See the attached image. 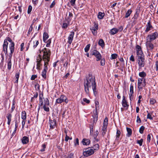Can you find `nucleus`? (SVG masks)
I'll list each match as a JSON object with an SVG mask.
<instances>
[{"mask_svg":"<svg viewBox=\"0 0 158 158\" xmlns=\"http://www.w3.org/2000/svg\"><path fill=\"white\" fill-rule=\"evenodd\" d=\"M84 90L86 94L89 95V88H92L94 94L96 96L97 92L95 82V77L91 74H89L88 76L84 82Z\"/></svg>","mask_w":158,"mask_h":158,"instance_id":"f257e3e1","label":"nucleus"},{"mask_svg":"<svg viewBox=\"0 0 158 158\" xmlns=\"http://www.w3.org/2000/svg\"><path fill=\"white\" fill-rule=\"evenodd\" d=\"M43 52V60L44 62V69L42 72L41 75L44 79L46 78V73L48 70V65L50 60V56L51 54L50 50L48 48H45L40 52Z\"/></svg>","mask_w":158,"mask_h":158,"instance_id":"f03ea898","label":"nucleus"},{"mask_svg":"<svg viewBox=\"0 0 158 158\" xmlns=\"http://www.w3.org/2000/svg\"><path fill=\"white\" fill-rule=\"evenodd\" d=\"M7 41L10 43L9 45V48L10 50V53H13L14 51L15 44L10 37H7L5 40H4V44L3 45V51L4 52L5 54H6L7 53L8 43L7 42Z\"/></svg>","mask_w":158,"mask_h":158,"instance_id":"7ed1b4c3","label":"nucleus"},{"mask_svg":"<svg viewBox=\"0 0 158 158\" xmlns=\"http://www.w3.org/2000/svg\"><path fill=\"white\" fill-rule=\"evenodd\" d=\"M137 61L138 64L139 68H141L144 67L145 64V61L144 56H138Z\"/></svg>","mask_w":158,"mask_h":158,"instance_id":"20e7f679","label":"nucleus"},{"mask_svg":"<svg viewBox=\"0 0 158 158\" xmlns=\"http://www.w3.org/2000/svg\"><path fill=\"white\" fill-rule=\"evenodd\" d=\"M146 85V81L144 78H141L138 79V87L139 90L141 89Z\"/></svg>","mask_w":158,"mask_h":158,"instance_id":"39448f33","label":"nucleus"},{"mask_svg":"<svg viewBox=\"0 0 158 158\" xmlns=\"http://www.w3.org/2000/svg\"><path fill=\"white\" fill-rule=\"evenodd\" d=\"M108 119L107 117L105 118L103 122V126L102 129V134L103 136H104L107 131V128L108 125Z\"/></svg>","mask_w":158,"mask_h":158,"instance_id":"423d86ee","label":"nucleus"},{"mask_svg":"<svg viewBox=\"0 0 158 158\" xmlns=\"http://www.w3.org/2000/svg\"><path fill=\"white\" fill-rule=\"evenodd\" d=\"M64 102L66 103H67L69 102L67 98L64 95H61L60 97L57 99L56 100V102L58 103H61Z\"/></svg>","mask_w":158,"mask_h":158,"instance_id":"0eeeda50","label":"nucleus"},{"mask_svg":"<svg viewBox=\"0 0 158 158\" xmlns=\"http://www.w3.org/2000/svg\"><path fill=\"white\" fill-rule=\"evenodd\" d=\"M94 153L93 149L89 148L85 149V151H83V154L84 156L87 157L93 154Z\"/></svg>","mask_w":158,"mask_h":158,"instance_id":"6e6552de","label":"nucleus"},{"mask_svg":"<svg viewBox=\"0 0 158 158\" xmlns=\"http://www.w3.org/2000/svg\"><path fill=\"white\" fill-rule=\"evenodd\" d=\"M158 36L157 32H155L152 34L148 35L146 38V40L152 41L156 39Z\"/></svg>","mask_w":158,"mask_h":158,"instance_id":"1a4fd4ad","label":"nucleus"},{"mask_svg":"<svg viewBox=\"0 0 158 158\" xmlns=\"http://www.w3.org/2000/svg\"><path fill=\"white\" fill-rule=\"evenodd\" d=\"M92 55H94L96 58V61H99L101 59L102 56L100 53L97 50H94L91 52Z\"/></svg>","mask_w":158,"mask_h":158,"instance_id":"9d476101","label":"nucleus"},{"mask_svg":"<svg viewBox=\"0 0 158 158\" xmlns=\"http://www.w3.org/2000/svg\"><path fill=\"white\" fill-rule=\"evenodd\" d=\"M12 54L10 53L9 55L6 57L7 59V68L9 70H10L11 69L12 65L11 60Z\"/></svg>","mask_w":158,"mask_h":158,"instance_id":"9b49d317","label":"nucleus"},{"mask_svg":"<svg viewBox=\"0 0 158 158\" xmlns=\"http://www.w3.org/2000/svg\"><path fill=\"white\" fill-rule=\"evenodd\" d=\"M98 28V25L95 23H94L93 27L90 28V30L92 31V33L93 34L96 35L97 34V31Z\"/></svg>","mask_w":158,"mask_h":158,"instance_id":"f8f14e48","label":"nucleus"},{"mask_svg":"<svg viewBox=\"0 0 158 158\" xmlns=\"http://www.w3.org/2000/svg\"><path fill=\"white\" fill-rule=\"evenodd\" d=\"M39 59H37V69L40 70V67L42 64H41V61L43 60V56L42 57L40 55H39Z\"/></svg>","mask_w":158,"mask_h":158,"instance_id":"ddd939ff","label":"nucleus"},{"mask_svg":"<svg viewBox=\"0 0 158 158\" xmlns=\"http://www.w3.org/2000/svg\"><path fill=\"white\" fill-rule=\"evenodd\" d=\"M153 28V27L151 23L150 20H149L148 21L147 24L146 25V29L145 30V32H147Z\"/></svg>","mask_w":158,"mask_h":158,"instance_id":"4468645a","label":"nucleus"},{"mask_svg":"<svg viewBox=\"0 0 158 158\" xmlns=\"http://www.w3.org/2000/svg\"><path fill=\"white\" fill-rule=\"evenodd\" d=\"M151 41L147 40L146 45L148 48L149 50H152L154 48V45L151 43Z\"/></svg>","mask_w":158,"mask_h":158,"instance_id":"2eb2a0df","label":"nucleus"},{"mask_svg":"<svg viewBox=\"0 0 158 158\" xmlns=\"http://www.w3.org/2000/svg\"><path fill=\"white\" fill-rule=\"evenodd\" d=\"M74 32L73 31H71L69 37H68V43L70 44L73 40Z\"/></svg>","mask_w":158,"mask_h":158,"instance_id":"dca6fc26","label":"nucleus"},{"mask_svg":"<svg viewBox=\"0 0 158 158\" xmlns=\"http://www.w3.org/2000/svg\"><path fill=\"white\" fill-rule=\"evenodd\" d=\"M49 121L50 127L52 129L54 128L56 123V120L55 119L50 120Z\"/></svg>","mask_w":158,"mask_h":158,"instance_id":"f3484780","label":"nucleus"},{"mask_svg":"<svg viewBox=\"0 0 158 158\" xmlns=\"http://www.w3.org/2000/svg\"><path fill=\"white\" fill-rule=\"evenodd\" d=\"M21 140L23 144H26L28 142L29 139L27 137L24 136L22 138Z\"/></svg>","mask_w":158,"mask_h":158,"instance_id":"a211bd4d","label":"nucleus"},{"mask_svg":"<svg viewBox=\"0 0 158 158\" xmlns=\"http://www.w3.org/2000/svg\"><path fill=\"white\" fill-rule=\"evenodd\" d=\"M82 143L84 145H88L89 144L90 140L89 139H84L82 141Z\"/></svg>","mask_w":158,"mask_h":158,"instance_id":"6ab92c4d","label":"nucleus"},{"mask_svg":"<svg viewBox=\"0 0 158 158\" xmlns=\"http://www.w3.org/2000/svg\"><path fill=\"white\" fill-rule=\"evenodd\" d=\"M125 98V96H123V99L122 100V105L124 107H127L128 106L127 104V102Z\"/></svg>","mask_w":158,"mask_h":158,"instance_id":"aec40b11","label":"nucleus"},{"mask_svg":"<svg viewBox=\"0 0 158 158\" xmlns=\"http://www.w3.org/2000/svg\"><path fill=\"white\" fill-rule=\"evenodd\" d=\"M139 15V11H136L135 12L134 16L133 17L132 19H134V21H135L138 19V17Z\"/></svg>","mask_w":158,"mask_h":158,"instance_id":"412c9836","label":"nucleus"},{"mask_svg":"<svg viewBox=\"0 0 158 158\" xmlns=\"http://www.w3.org/2000/svg\"><path fill=\"white\" fill-rule=\"evenodd\" d=\"M6 117L8 119L7 124L8 125H10L12 117V115L10 114H7Z\"/></svg>","mask_w":158,"mask_h":158,"instance_id":"4be33fe9","label":"nucleus"},{"mask_svg":"<svg viewBox=\"0 0 158 158\" xmlns=\"http://www.w3.org/2000/svg\"><path fill=\"white\" fill-rule=\"evenodd\" d=\"M118 30L116 28H113L110 30V33L111 35H114L118 32Z\"/></svg>","mask_w":158,"mask_h":158,"instance_id":"5701e85b","label":"nucleus"},{"mask_svg":"<svg viewBox=\"0 0 158 158\" xmlns=\"http://www.w3.org/2000/svg\"><path fill=\"white\" fill-rule=\"evenodd\" d=\"M21 117L23 120H26L27 114L25 111H23L22 112Z\"/></svg>","mask_w":158,"mask_h":158,"instance_id":"b1692460","label":"nucleus"},{"mask_svg":"<svg viewBox=\"0 0 158 158\" xmlns=\"http://www.w3.org/2000/svg\"><path fill=\"white\" fill-rule=\"evenodd\" d=\"M127 136L128 137H130L131 136L132 134V131L131 129L128 127H127Z\"/></svg>","mask_w":158,"mask_h":158,"instance_id":"393cba45","label":"nucleus"},{"mask_svg":"<svg viewBox=\"0 0 158 158\" xmlns=\"http://www.w3.org/2000/svg\"><path fill=\"white\" fill-rule=\"evenodd\" d=\"M105 15V13L101 12H99L98 13V18L100 19H102Z\"/></svg>","mask_w":158,"mask_h":158,"instance_id":"a878e982","label":"nucleus"},{"mask_svg":"<svg viewBox=\"0 0 158 158\" xmlns=\"http://www.w3.org/2000/svg\"><path fill=\"white\" fill-rule=\"evenodd\" d=\"M132 12V10L131 9H130L128 10L126 13L125 17L126 18H127L128 17H129L130 16Z\"/></svg>","mask_w":158,"mask_h":158,"instance_id":"bb28decb","label":"nucleus"},{"mask_svg":"<svg viewBox=\"0 0 158 158\" xmlns=\"http://www.w3.org/2000/svg\"><path fill=\"white\" fill-rule=\"evenodd\" d=\"M48 38V33L46 32H44L43 34V40L45 42L46 40Z\"/></svg>","mask_w":158,"mask_h":158,"instance_id":"cd10ccee","label":"nucleus"},{"mask_svg":"<svg viewBox=\"0 0 158 158\" xmlns=\"http://www.w3.org/2000/svg\"><path fill=\"white\" fill-rule=\"evenodd\" d=\"M98 44L101 46L102 47H103L105 46V43L103 40L102 39H100L98 43Z\"/></svg>","mask_w":158,"mask_h":158,"instance_id":"c85d7f7f","label":"nucleus"},{"mask_svg":"<svg viewBox=\"0 0 158 158\" xmlns=\"http://www.w3.org/2000/svg\"><path fill=\"white\" fill-rule=\"evenodd\" d=\"M139 75L141 78H144V77L146 76V73L143 71L139 73Z\"/></svg>","mask_w":158,"mask_h":158,"instance_id":"c756f323","label":"nucleus"},{"mask_svg":"<svg viewBox=\"0 0 158 158\" xmlns=\"http://www.w3.org/2000/svg\"><path fill=\"white\" fill-rule=\"evenodd\" d=\"M93 118L94 119V121H95V120L97 121L98 118V115L97 112V110H96L93 116Z\"/></svg>","mask_w":158,"mask_h":158,"instance_id":"7c9ffc66","label":"nucleus"},{"mask_svg":"<svg viewBox=\"0 0 158 158\" xmlns=\"http://www.w3.org/2000/svg\"><path fill=\"white\" fill-rule=\"evenodd\" d=\"M19 72H17L16 73L15 75V79L16 80L15 81V83H17L18 82V80L19 77Z\"/></svg>","mask_w":158,"mask_h":158,"instance_id":"2f4dec72","label":"nucleus"},{"mask_svg":"<svg viewBox=\"0 0 158 158\" xmlns=\"http://www.w3.org/2000/svg\"><path fill=\"white\" fill-rule=\"evenodd\" d=\"M44 105L48 106L49 105V101L48 98H46L44 99Z\"/></svg>","mask_w":158,"mask_h":158,"instance_id":"473e14b6","label":"nucleus"},{"mask_svg":"<svg viewBox=\"0 0 158 158\" xmlns=\"http://www.w3.org/2000/svg\"><path fill=\"white\" fill-rule=\"evenodd\" d=\"M121 132L119 130H117L116 135V140H118V138L119 137V136L120 135Z\"/></svg>","mask_w":158,"mask_h":158,"instance_id":"72a5a7b5","label":"nucleus"},{"mask_svg":"<svg viewBox=\"0 0 158 158\" xmlns=\"http://www.w3.org/2000/svg\"><path fill=\"white\" fill-rule=\"evenodd\" d=\"M99 148V145L98 144H96L93 147H92V148L93 149V150H98Z\"/></svg>","mask_w":158,"mask_h":158,"instance_id":"f704fd0d","label":"nucleus"},{"mask_svg":"<svg viewBox=\"0 0 158 158\" xmlns=\"http://www.w3.org/2000/svg\"><path fill=\"white\" fill-rule=\"evenodd\" d=\"M136 53L137 55V57H138V56H144L142 50L139 51L138 52H137Z\"/></svg>","mask_w":158,"mask_h":158,"instance_id":"c9c22d12","label":"nucleus"},{"mask_svg":"<svg viewBox=\"0 0 158 158\" xmlns=\"http://www.w3.org/2000/svg\"><path fill=\"white\" fill-rule=\"evenodd\" d=\"M39 43V41L38 40H35L33 42V48H35L38 45Z\"/></svg>","mask_w":158,"mask_h":158,"instance_id":"e433bc0d","label":"nucleus"},{"mask_svg":"<svg viewBox=\"0 0 158 158\" xmlns=\"http://www.w3.org/2000/svg\"><path fill=\"white\" fill-rule=\"evenodd\" d=\"M38 96V93L37 92H36L34 94V95L33 97H31V102H33L34 99L35 98H36Z\"/></svg>","mask_w":158,"mask_h":158,"instance_id":"4c0bfd02","label":"nucleus"},{"mask_svg":"<svg viewBox=\"0 0 158 158\" xmlns=\"http://www.w3.org/2000/svg\"><path fill=\"white\" fill-rule=\"evenodd\" d=\"M133 93H134L133 86L132 85V84H131L130 85L129 94H133Z\"/></svg>","mask_w":158,"mask_h":158,"instance_id":"58836bf2","label":"nucleus"},{"mask_svg":"<svg viewBox=\"0 0 158 158\" xmlns=\"http://www.w3.org/2000/svg\"><path fill=\"white\" fill-rule=\"evenodd\" d=\"M90 44H88L86 46L85 48V52H87L89 51L90 48Z\"/></svg>","mask_w":158,"mask_h":158,"instance_id":"ea45409f","label":"nucleus"},{"mask_svg":"<svg viewBox=\"0 0 158 158\" xmlns=\"http://www.w3.org/2000/svg\"><path fill=\"white\" fill-rule=\"evenodd\" d=\"M68 14L69 16L67 17V19H69V21H70L71 19V18L73 16V15L72 14V13L70 12H68Z\"/></svg>","mask_w":158,"mask_h":158,"instance_id":"a19ab883","label":"nucleus"},{"mask_svg":"<svg viewBox=\"0 0 158 158\" xmlns=\"http://www.w3.org/2000/svg\"><path fill=\"white\" fill-rule=\"evenodd\" d=\"M117 56L118 55L116 54H113L111 55L110 59L111 60L115 59L117 58Z\"/></svg>","mask_w":158,"mask_h":158,"instance_id":"79ce46f5","label":"nucleus"},{"mask_svg":"<svg viewBox=\"0 0 158 158\" xmlns=\"http://www.w3.org/2000/svg\"><path fill=\"white\" fill-rule=\"evenodd\" d=\"M144 129V127L143 126H141L139 129V132L141 134H143Z\"/></svg>","mask_w":158,"mask_h":158,"instance_id":"37998d69","label":"nucleus"},{"mask_svg":"<svg viewBox=\"0 0 158 158\" xmlns=\"http://www.w3.org/2000/svg\"><path fill=\"white\" fill-rule=\"evenodd\" d=\"M48 106L46 105H44L43 106V109L44 110L47 112H48L49 111V107Z\"/></svg>","mask_w":158,"mask_h":158,"instance_id":"c03bdc74","label":"nucleus"},{"mask_svg":"<svg viewBox=\"0 0 158 158\" xmlns=\"http://www.w3.org/2000/svg\"><path fill=\"white\" fill-rule=\"evenodd\" d=\"M143 141V139H141L140 140H137V143L139 144L140 146H141L142 145Z\"/></svg>","mask_w":158,"mask_h":158,"instance_id":"a18cd8bd","label":"nucleus"},{"mask_svg":"<svg viewBox=\"0 0 158 158\" xmlns=\"http://www.w3.org/2000/svg\"><path fill=\"white\" fill-rule=\"evenodd\" d=\"M74 145L75 146H77L79 145V139L78 138H76L74 141Z\"/></svg>","mask_w":158,"mask_h":158,"instance_id":"49530a36","label":"nucleus"},{"mask_svg":"<svg viewBox=\"0 0 158 158\" xmlns=\"http://www.w3.org/2000/svg\"><path fill=\"white\" fill-rule=\"evenodd\" d=\"M156 102V100L153 98H151L150 102L151 104L153 105Z\"/></svg>","mask_w":158,"mask_h":158,"instance_id":"de8ad7c7","label":"nucleus"},{"mask_svg":"<svg viewBox=\"0 0 158 158\" xmlns=\"http://www.w3.org/2000/svg\"><path fill=\"white\" fill-rule=\"evenodd\" d=\"M101 65L102 66H104L105 64V60L104 58L102 59H101Z\"/></svg>","mask_w":158,"mask_h":158,"instance_id":"09e8293b","label":"nucleus"},{"mask_svg":"<svg viewBox=\"0 0 158 158\" xmlns=\"http://www.w3.org/2000/svg\"><path fill=\"white\" fill-rule=\"evenodd\" d=\"M46 145L44 144L42 145V148L40 149L41 152H44L45 151V149L46 148Z\"/></svg>","mask_w":158,"mask_h":158,"instance_id":"8fccbe9b","label":"nucleus"},{"mask_svg":"<svg viewBox=\"0 0 158 158\" xmlns=\"http://www.w3.org/2000/svg\"><path fill=\"white\" fill-rule=\"evenodd\" d=\"M90 134L93 135V126L91 125L90 127Z\"/></svg>","mask_w":158,"mask_h":158,"instance_id":"3c124183","label":"nucleus"},{"mask_svg":"<svg viewBox=\"0 0 158 158\" xmlns=\"http://www.w3.org/2000/svg\"><path fill=\"white\" fill-rule=\"evenodd\" d=\"M98 134V131H96L94 133V135H93V137L94 139H96L97 138V136Z\"/></svg>","mask_w":158,"mask_h":158,"instance_id":"603ef678","label":"nucleus"},{"mask_svg":"<svg viewBox=\"0 0 158 158\" xmlns=\"http://www.w3.org/2000/svg\"><path fill=\"white\" fill-rule=\"evenodd\" d=\"M32 6L31 5L29 6H28V10H27V13L28 14H29L31 13V12L32 10Z\"/></svg>","mask_w":158,"mask_h":158,"instance_id":"864d4df0","label":"nucleus"},{"mask_svg":"<svg viewBox=\"0 0 158 158\" xmlns=\"http://www.w3.org/2000/svg\"><path fill=\"white\" fill-rule=\"evenodd\" d=\"M147 118L149 119L150 120H152L153 118L151 114L148 113L147 115Z\"/></svg>","mask_w":158,"mask_h":158,"instance_id":"5fc2aeb1","label":"nucleus"},{"mask_svg":"<svg viewBox=\"0 0 158 158\" xmlns=\"http://www.w3.org/2000/svg\"><path fill=\"white\" fill-rule=\"evenodd\" d=\"M35 88L36 90H40V86L38 84H36L35 85Z\"/></svg>","mask_w":158,"mask_h":158,"instance_id":"6e6d98bb","label":"nucleus"},{"mask_svg":"<svg viewBox=\"0 0 158 158\" xmlns=\"http://www.w3.org/2000/svg\"><path fill=\"white\" fill-rule=\"evenodd\" d=\"M136 49L137 52L142 50L141 47L139 45H137L136 46Z\"/></svg>","mask_w":158,"mask_h":158,"instance_id":"4d7b16f0","label":"nucleus"},{"mask_svg":"<svg viewBox=\"0 0 158 158\" xmlns=\"http://www.w3.org/2000/svg\"><path fill=\"white\" fill-rule=\"evenodd\" d=\"M95 105L96 110L97 111V108H98L99 107V102L98 101L95 102Z\"/></svg>","mask_w":158,"mask_h":158,"instance_id":"13d9d810","label":"nucleus"},{"mask_svg":"<svg viewBox=\"0 0 158 158\" xmlns=\"http://www.w3.org/2000/svg\"><path fill=\"white\" fill-rule=\"evenodd\" d=\"M32 29H33V27L32 26V25H31L30 26V27L28 30V34H30V33L32 31Z\"/></svg>","mask_w":158,"mask_h":158,"instance_id":"bf43d9fd","label":"nucleus"},{"mask_svg":"<svg viewBox=\"0 0 158 158\" xmlns=\"http://www.w3.org/2000/svg\"><path fill=\"white\" fill-rule=\"evenodd\" d=\"M83 101L84 102H86L87 104L89 103L90 102V101L89 100L87 99V98H83Z\"/></svg>","mask_w":158,"mask_h":158,"instance_id":"052dcab7","label":"nucleus"},{"mask_svg":"<svg viewBox=\"0 0 158 158\" xmlns=\"http://www.w3.org/2000/svg\"><path fill=\"white\" fill-rule=\"evenodd\" d=\"M130 60H131L132 62L135 61V60L134 57L133 55H132L131 56L130 58Z\"/></svg>","mask_w":158,"mask_h":158,"instance_id":"680f3d73","label":"nucleus"},{"mask_svg":"<svg viewBox=\"0 0 158 158\" xmlns=\"http://www.w3.org/2000/svg\"><path fill=\"white\" fill-rule=\"evenodd\" d=\"M37 77V76L36 75H32L31 79L32 80H34Z\"/></svg>","mask_w":158,"mask_h":158,"instance_id":"e2e57ef3","label":"nucleus"},{"mask_svg":"<svg viewBox=\"0 0 158 158\" xmlns=\"http://www.w3.org/2000/svg\"><path fill=\"white\" fill-rule=\"evenodd\" d=\"M156 70V71H158V61H156L155 62Z\"/></svg>","mask_w":158,"mask_h":158,"instance_id":"0e129e2a","label":"nucleus"},{"mask_svg":"<svg viewBox=\"0 0 158 158\" xmlns=\"http://www.w3.org/2000/svg\"><path fill=\"white\" fill-rule=\"evenodd\" d=\"M55 4H56V3L55 2V1H54L52 3L51 5L50 6V8H53Z\"/></svg>","mask_w":158,"mask_h":158,"instance_id":"69168bd1","label":"nucleus"},{"mask_svg":"<svg viewBox=\"0 0 158 158\" xmlns=\"http://www.w3.org/2000/svg\"><path fill=\"white\" fill-rule=\"evenodd\" d=\"M76 0H71L70 2L72 6H73L75 4V2Z\"/></svg>","mask_w":158,"mask_h":158,"instance_id":"338daca9","label":"nucleus"},{"mask_svg":"<svg viewBox=\"0 0 158 158\" xmlns=\"http://www.w3.org/2000/svg\"><path fill=\"white\" fill-rule=\"evenodd\" d=\"M151 140V135L150 134H148L147 136V141L149 143Z\"/></svg>","mask_w":158,"mask_h":158,"instance_id":"774afa93","label":"nucleus"}]
</instances>
